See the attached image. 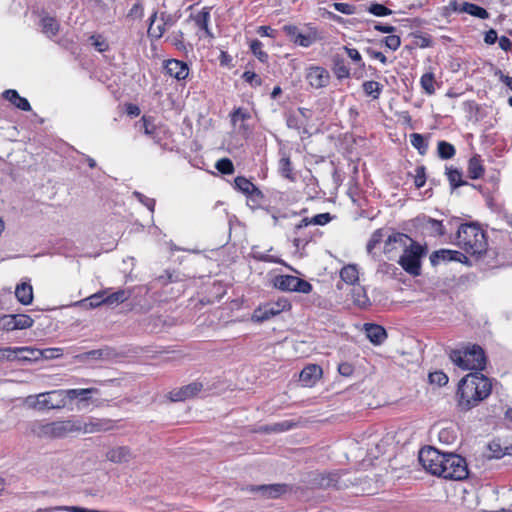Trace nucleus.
I'll list each match as a JSON object with an SVG mask.
<instances>
[{"mask_svg": "<svg viewBox=\"0 0 512 512\" xmlns=\"http://www.w3.org/2000/svg\"><path fill=\"white\" fill-rule=\"evenodd\" d=\"M168 28L163 25L162 21H160V17L157 12H153V14L149 18V27H148V36L154 39L161 38Z\"/></svg>", "mask_w": 512, "mask_h": 512, "instance_id": "5701e85b", "label": "nucleus"}, {"mask_svg": "<svg viewBox=\"0 0 512 512\" xmlns=\"http://www.w3.org/2000/svg\"><path fill=\"white\" fill-rule=\"evenodd\" d=\"M367 10L369 13L377 17H384L392 14V11L389 8L379 3L370 4Z\"/></svg>", "mask_w": 512, "mask_h": 512, "instance_id": "603ef678", "label": "nucleus"}, {"mask_svg": "<svg viewBox=\"0 0 512 512\" xmlns=\"http://www.w3.org/2000/svg\"><path fill=\"white\" fill-rule=\"evenodd\" d=\"M320 485L327 486V487H330V486L338 487L339 486L338 474L337 473H329L326 476H323L320 481Z\"/></svg>", "mask_w": 512, "mask_h": 512, "instance_id": "338daca9", "label": "nucleus"}, {"mask_svg": "<svg viewBox=\"0 0 512 512\" xmlns=\"http://www.w3.org/2000/svg\"><path fill=\"white\" fill-rule=\"evenodd\" d=\"M251 118L250 112L242 107H239L231 113V122L237 127L239 131L247 132L249 128L246 126L245 122Z\"/></svg>", "mask_w": 512, "mask_h": 512, "instance_id": "b1692460", "label": "nucleus"}, {"mask_svg": "<svg viewBox=\"0 0 512 512\" xmlns=\"http://www.w3.org/2000/svg\"><path fill=\"white\" fill-rule=\"evenodd\" d=\"M458 254L459 253L457 251L441 249V250L433 252L430 255V262L433 266H436V265L440 264L441 262L456 260L457 259L456 256Z\"/></svg>", "mask_w": 512, "mask_h": 512, "instance_id": "c85d7f7f", "label": "nucleus"}, {"mask_svg": "<svg viewBox=\"0 0 512 512\" xmlns=\"http://www.w3.org/2000/svg\"><path fill=\"white\" fill-rule=\"evenodd\" d=\"M273 285L282 291L308 294L312 291V285L299 277L292 275H278L273 280Z\"/></svg>", "mask_w": 512, "mask_h": 512, "instance_id": "6e6552de", "label": "nucleus"}, {"mask_svg": "<svg viewBox=\"0 0 512 512\" xmlns=\"http://www.w3.org/2000/svg\"><path fill=\"white\" fill-rule=\"evenodd\" d=\"M396 244L405 247L398 263L407 273L418 276L421 269L420 259L425 253L423 247L413 242L406 234L392 233L385 240L384 252L390 253L395 248L394 245Z\"/></svg>", "mask_w": 512, "mask_h": 512, "instance_id": "f03ea898", "label": "nucleus"}, {"mask_svg": "<svg viewBox=\"0 0 512 512\" xmlns=\"http://www.w3.org/2000/svg\"><path fill=\"white\" fill-rule=\"evenodd\" d=\"M333 72L337 79H347L350 77V68L346 65L345 61L341 58L334 60Z\"/></svg>", "mask_w": 512, "mask_h": 512, "instance_id": "4c0bfd02", "label": "nucleus"}, {"mask_svg": "<svg viewBox=\"0 0 512 512\" xmlns=\"http://www.w3.org/2000/svg\"><path fill=\"white\" fill-rule=\"evenodd\" d=\"M322 376V368L316 364H310L303 368L299 380L305 387H312Z\"/></svg>", "mask_w": 512, "mask_h": 512, "instance_id": "f3484780", "label": "nucleus"}, {"mask_svg": "<svg viewBox=\"0 0 512 512\" xmlns=\"http://www.w3.org/2000/svg\"><path fill=\"white\" fill-rule=\"evenodd\" d=\"M440 477L451 480H462L468 475L467 465L464 458L459 455L444 453V460L441 464Z\"/></svg>", "mask_w": 512, "mask_h": 512, "instance_id": "0eeeda50", "label": "nucleus"}, {"mask_svg": "<svg viewBox=\"0 0 512 512\" xmlns=\"http://www.w3.org/2000/svg\"><path fill=\"white\" fill-rule=\"evenodd\" d=\"M283 32L295 45L308 48L318 40L316 29L309 27L307 32H303L296 25H284Z\"/></svg>", "mask_w": 512, "mask_h": 512, "instance_id": "1a4fd4ad", "label": "nucleus"}, {"mask_svg": "<svg viewBox=\"0 0 512 512\" xmlns=\"http://www.w3.org/2000/svg\"><path fill=\"white\" fill-rule=\"evenodd\" d=\"M462 11L464 13H467L473 17L479 18V19H487L489 18V13L486 9L483 7H480L476 4L464 2V6L462 7Z\"/></svg>", "mask_w": 512, "mask_h": 512, "instance_id": "f704fd0d", "label": "nucleus"}, {"mask_svg": "<svg viewBox=\"0 0 512 512\" xmlns=\"http://www.w3.org/2000/svg\"><path fill=\"white\" fill-rule=\"evenodd\" d=\"M411 145L419 151L421 155L425 154L428 149V143L425 138L418 133H413L410 136Z\"/></svg>", "mask_w": 512, "mask_h": 512, "instance_id": "c03bdc74", "label": "nucleus"}, {"mask_svg": "<svg viewBox=\"0 0 512 512\" xmlns=\"http://www.w3.org/2000/svg\"><path fill=\"white\" fill-rule=\"evenodd\" d=\"M250 49L254 56L262 63L268 61V54L263 50V44L258 39H254L250 43Z\"/></svg>", "mask_w": 512, "mask_h": 512, "instance_id": "a19ab883", "label": "nucleus"}, {"mask_svg": "<svg viewBox=\"0 0 512 512\" xmlns=\"http://www.w3.org/2000/svg\"><path fill=\"white\" fill-rule=\"evenodd\" d=\"M438 154L442 159H450L455 155V148L446 141H440L438 143Z\"/></svg>", "mask_w": 512, "mask_h": 512, "instance_id": "a18cd8bd", "label": "nucleus"}, {"mask_svg": "<svg viewBox=\"0 0 512 512\" xmlns=\"http://www.w3.org/2000/svg\"><path fill=\"white\" fill-rule=\"evenodd\" d=\"M20 361H37L41 359L40 349L32 347H19L17 349Z\"/></svg>", "mask_w": 512, "mask_h": 512, "instance_id": "c9c22d12", "label": "nucleus"}, {"mask_svg": "<svg viewBox=\"0 0 512 512\" xmlns=\"http://www.w3.org/2000/svg\"><path fill=\"white\" fill-rule=\"evenodd\" d=\"M384 236L385 231L383 229L374 231L369 242L367 243V252L371 254L376 246L383 240Z\"/></svg>", "mask_w": 512, "mask_h": 512, "instance_id": "8fccbe9b", "label": "nucleus"}, {"mask_svg": "<svg viewBox=\"0 0 512 512\" xmlns=\"http://www.w3.org/2000/svg\"><path fill=\"white\" fill-rule=\"evenodd\" d=\"M77 433L92 434L97 432L109 431L113 428V424L110 420L89 418L85 420L80 417H76Z\"/></svg>", "mask_w": 512, "mask_h": 512, "instance_id": "9b49d317", "label": "nucleus"}, {"mask_svg": "<svg viewBox=\"0 0 512 512\" xmlns=\"http://www.w3.org/2000/svg\"><path fill=\"white\" fill-rule=\"evenodd\" d=\"M332 219V216L330 215V213H321V214H317L311 218H303L299 221V223H296L294 225V233L295 234H298L300 230H302L303 228H306L307 226L309 225H325L327 223H329Z\"/></svg>", "mask_w": 512, "mask_h": 512, "instance_id": "6ab92c4d", "label": "nucleus"}, {"mask_svg": "<svg viewBox=\"0 0 512 512\" xmlns=\"http://www.w3.org/2000/svg\"><path fill=\"white\" fill-rule=\"evenodd\" d=\"M17 349H19V347H7L0 349V352L2 353V356L9 361L19 360Z\"/></svg>", "mask_w": 512, "mask_h": 512, "instance_id": "774afa93", "label": "nucleus"}, {"mask_svg": "<svg viewBox=\"0 0 512 512\" xmlns=\"http://www.w3.org/2000/svg\"><path fill=\"white\" fill-rule=\"evenodd\" d=\"M215 168L222 174L226 175L232 174L234 172V165L228 158L219 159L215 164Z\"/></svg>", "mask_w": 512, "mask_h": 512, "instance_id": "3c124183", "label": "nucleus"}, {"mask_svg": "<svg viewBox=\"0 0 512 512\" xmlns=\"http://www.w3.org/2000/svg\"><path fill=\"white\" fill-rule=\"evenodd\" d=\"M164 69L166 73L175 78L178 81L185 80L189 75V67L188 65L177 59H169L165 61Z\"/></svg>", "mask_w": 512, "mask_h": 512, "instance_id": "2eb2a0df", "label": "nucleus"}, {"mask_svg": "<svg viewBox=\"0 0 512 512\" xmlns=\"http://www.w3.org/2000/svg\"><path fill=\"white\" fill-rule=\"evenodd\" d=\"M332 7L336 11L346 14V15H351L355 12V6L353 4L346 3V2H335L332 4Z\"/></svg>", "mask_w": 512, "mask_h": 512, "instance_id": "052dcab7", "label": "nucleus"}, {"mask_svg": "<svg viewBox=\"0 0 512 512\" xmlns=\"http://www.w3.org/2000/svg\"><path fill=\"white\" fill-rule=\"evenodd\" d=\"M340 278L349 285H355L359 280V269L356 264L345 265L340 270Z\"/></svg>", "mask_w": 512, "mask_h": 512, "instance_id": "a878e982", "label": "nucleus"}, {"mask_svg": "<svg viewBox=\"0 0 512 512\" xmlns=\"http://www.w3.org/2000/svg\"><path fill=\"white\" fill-rule=\"evenodd\" d=\"M487 457L499 459L505 455V451L502 448L499 441H491L487 447Z\"/></svg>", "mask_w": 512, "mask_h": 512, "instance_id": "de8ad7c7", "label": "nucleus"}, {"mask_svg": "<svg viewBox=\"0 0 512 512\" xmlns=\"http://www.w3.org/2000/svg\"><path fill=\"white\" fill-rule=\"evenodd\" d=\"M429 381L432 384H436L438 386H444L448 382V377L442 371H435L429 374Z\"/></svg>", "mask_w": 512, "mask_h": 512, "instance_id": "bf43d9fd", "label": "nucleus"}, {"mask_svg": "<svg viewBox=\"0 0 512 512\" xmlns=\"http://www.w3.org/2000/svg\"><path fill=\"white\" fill-rule=\"evenodd\" d=\"M274 316L275 312H273V310L268 306V303H266L254 310L252 320L254 322L261 323Z\"/></svg>", "mask_w": 512, "mask_h": 512, "instance_id": "72a5a7b5", "label": "nucleus"}, {"mask_svg": "<svg viewBox=\"0 0 512 512\" xmlns=\"http://www.w3.org/2000/svg\"><path fill=\"white\" fill-rule=\"evenodd\" d=\"M426 183V173L424 166H418L415 169L414 184L417 188H421Z\"/></svg>", "mask_w": 512, "mask_h": 512, "instance_id": "e2e57ef3", "label": "nucleus"}, {"mask_svg": "<svg viewBox=\"0 0 512 512\" xmlns=\"http://www.w3.org/2000/svg\"><path fill=\"white\" fill-rule=\"evenodd\" d=\"M446 174L453 188L466 184V182L462 181V173L458 169L448 168Z\"/></svg>", "mask_w": 512, "mask_h": 512, "instance_id": "49530a36", "label": "nucleus"}, {"mask_svg": "<svg viewBox=\"0 0 512 512\" xmlns=\"http://www.w3.org/2000/svg\"><path fill=\"white\" fill-rule=\"evenodd\" d=\"M90 42L98 52H105L109 48L106 39L102 35H92Z\"/></svg>", "mask_w": 512, "mask_h": 512, "instance_id": "4d7b16f0", "label": "nucleus"}, {"mask_svg": "<svg viewBox=\"0 0 512 512\" xmlns=\"http://www.w3.org/2000/svg\"><path fill=\"white\" fill-rule=\"evenodd\" d=\"M434 83L435 79L433 73L428 72L421 76L420 85L428 95H432L435 93Z\"/></svg>", "mask_w": 512, "mask_h": 512, "instance_id": "79ce46f5", "label": "nucleus"}, {"mask_svg": "<svg viewBox=\"0 0 512 512\" xmlns=\"http://www.w3.org/2000/svg\"><path fill=\"white\" fill-rule=\"evenodd\" d=\"M137 127L140 131H143L144 134L154 138V134L156 131V126L152 122L150 117L143 116L141 121L137 124Z\"/></svg>", "mask_w": 512, "mask_h": 512, "instance_id": "37998d69", "label": "nucleus"}, {"mask_svg": "<svg viewBox=\"0 0 512 512\" xmlns=\"http://www.w3.org/2000/svg\"><path fill=\"white\" fill-rule=\"evenodd\" d=\"M133 196L142 204L144 205L145 207L148 208V210L151 212V213H154V210H155V204H156V201L154 198H149L147 196H145L144 194L138 192V191H134L133 192Z\"/></svg>", "mask_w": 512, "mask_h": 512, "instance_id": "6e6d98bb", "label": "nucleus"}, {"mask_svg": "<svg viewBox=\"0 0 512 512\" xmlns=\"http://www.w3.org/2000/svg\"><path fill=\"white\" fill-rule=\"evenodd\" d=\"M203 388L202 383L193 382L170 392V400L173 402L185 401L197 395Z\"/></svg>", "mask_w": 512, "mask_h": 512, "instance_id": "dca6fc26", "label": "nucleus"}, {"mask_svg": "<svg viewBox=\"0 0 512 512\" xmlns=\"http://www.w3.org/2000/svg\"><path fill=\"white\" fill-rule=\"evenodd\" d=\"M367 338L375 345H380L387 337L385 329L377 324H365Z\"/></svg>", "mask_w": 512, "mask_h": 512, "instance_id": "4be33fe9", "label": "nucleus"}, {"mask_svg": "<svg viewBox=\"0 0 512 512\" xmlns=\"http://www.w3.org/2000/svg\"><path fill=\"white\" fill-rule=\"evenodd\" d=\"M16 330L28 329L33 326L34 320L25 314H14Z\"/></svg>", "mask_w": 512, "mask_h": 512, "instance_id": "09e8293b", "label": "nucleus"}, {"mask_svg": "<svg viewBox=\"0 0 512 512\" xmlns=\"http://www.w3.org/2000/svg\"><path fill=\"white\" fill-rule=\"evenodd\" d=\"M467 172L471 179H479L483 176L484 167L479 155H475L470 158Z\"/></svg>", "mask_w": 512, "mask_h": 512, "instance_id": "7c9ffc66", "label": "nucleus"}, {"mask_svg": "<svg viewBox=\"0 0 512 512\" xmlns=\"http://www.w3.org/2000/svg\"><path fill=\"white\" fill-rule=\"evenodd\" d=\"M117 356L116 351L111 347H103L96 350H90L75 356L78 362L88 363L97 361H109Z\"/></svg>", "mask_w": 512, "mask_h": 512, "instance_id": "4468645a", "label": "nucleus"}, {"mask_svg": "<svg viewBox=\"0 0 512 512\" xmlns=\"http://www.w3.org/2000/svg\"><path fill=\"white\" fill-rule=\"evenodd\" d=\"M279 171L284 177L291 178L292 165L290 158L285 153H283L279 160Z\"/></svg>", "mask_w": 512, "mask_h": 512, "instance_id": "864d4df0", "label": "nucleus"}, {"mask_svg": "<svg viewBox=\"0 0 512 512\" xmlns=\"http://www.w3.org/2000/svg\"><path fill=\"white\" fill-rule=\"evenodd\" d=\"M424 227L431 233L433 236H442L445 234V228L441 221L433 219V218H426L424 222Z\"/></svg>", "mask_w": 512, "mask_h": 512, "instance_id": "e433bc0d", "label": "nucleus"}, {"mask_svg": "<svg viewBox=\"0 0 512 512\" xmlns=\"http://www.w3.org/2000/svg\"><path fill=\"white\" fill-rule=\"evenodd\" d=\"M106 457L109 461L114 463H125L132 459L133 455L131 450L126 446H120L110 449Z\"/></svg>", "mask_w": 512, "mask_h": 512, "instance_id": "412c9836", "label": "nucleus"}, {"mask_svg": "<svg viewBox=\"0 0 512 512\" xmlns=\"http://www.w3.org/2000/svg\"><path fill=\"white\" fill-rule=\"evenodd\" d=\"M363 90L366 95L371 96L373 99H378L381 91L382 85L377 81H366L362 85Z\"/></svg>", "mask_w": 512, "mask_h": 512, "instance_id": "ea45409f", "label": "nucleus"}, {"mask_svg": "<svg viewBox=\"0 0 512 512\" xmlns=\"http://www.w3.org/2000/svg\"><path fill=\"white\" fill-rule=\"evenodd\" d=\"M242 78L249 83L252 87L261 86L262 80L261 78L252 71H245L242 75Z\"/></svg>", "mask_w": 512, "mask_h": 512, "instance_id": "0e129e2a", "label": "nucleus"}, {"mask_svg": "<svg viewBox=\"0 0 512 512\" xmlns=\"http://www.w3.org/2000/svg\"><path fill=\"white\" fill-rule=\"evenodd\" d=\"M382 42L385 44V46L392 50L396 51L400 45H401V39L398 35H394L391 33V35L386 36L383 38Z\"/></svg>", "mask_w": 512, "mask_h": 512, "instance_id": "13d9d810", "label": "nucleus"}, {"mask_svg": "<svg viewBox=\"0 0 512 512\" xmlns=\"http://www.w3.org/2000/svg\"><path fill=\"white\" fill-rule=\"evenodd\" d=\"M444 460V453L433 447L422 448L419 451V462L423 468L433 475L439 476L442 468L441 464Z\"/></svg>", "mask_w": 512, "mask_h": 512, "instance_id": "9d476101", "label": "nucleus"}, {"mask_svg": "<svg viewBox=\"0 0 512 512\" xmlns=\"http://www.w3.org/2000/svg\"><path fill=\"white\" fill-rule=\"evenodd\" d=\"M353 286L354 288L351 292L353 303L361 308L367 307L370 304V300L366 289L363 286Z\"/></svg>", "mask_w": 512, "mask_h": 512, "instance_id": "473e14b6", "label": "nucleus"}, {"mask_svg": "<svg viewBox=\"0 0 512 512\" xmlns=\"http://www.w3.org/2000/svg\"><path fill=\"white\" fill-rule=\"evenodd\" d=\"M59 22L51 16H44L41 19V29L42 33L45 34L48 38H52L56 36L59 31Z\"/></svg>", "mask_w": 512, "mask_h": 512, "instance_id": "c756f323", "label": "nucleus"}, {"mask_svg": "<svg viewBox=\"0 0 512 512\" xmlns=\"http://www.w3.org/2000/svg\"><path fill=\"white\" fill-rule=\"evenodd\" d=\"M268 306L275 312V316L290 308V303L286 299H279L276 302L268 303Z\"/></svg>", "mask_w": 512, "mask_h": 512, "instance_id": "680f3d73", "label": "nucleus"}, {"mask_svg": "<svg viewBox=\"0 0 512 512\" xmlns=\"http://www.w3.org/2000/svg\"><path fill=\"white\" fill-rule=\"evenodd\" d=\"M0 330H16L14 314L3 315L0 317Z\"/></svg>", "mask_w": 512, "mask_h": 512, "instance_id": "5fc2aeb1", "label": "nucleus"}, {"mask_svg": "<svg viewBox=\"0 0 512 512\" xmlns=\"http://www.w3.org/2000/svg\"><path fill=\"white\" fill-rule=\"evenodd\" d=\"M457 244L470 255H479L486 250L484 232L475 224H463L457 232Z\"/></svg>", "mask_w": 512, "mask_h": 512, "instance_id": "39448f33", "label": "nucleus"}, {"mask_svg": "<svg viewBox=\"0 0 512 512\" xmlns=\"http://www.w3.org/2000/svg\"><path fill=\"white\" fill-rule=\"evenodd\" d=\"M348 57L353 61L355 62L356 64L359 65V67L363 68L365 66L364 62L362 61V57H361V54L359 53V51L355 48H349V47H344Z\"/></svg>", "mask_w": 512, "mask_h": 512, "instance_id": "69168bd1", "label": "nucleus"}, {"mask_svg": "<svg viewBox=\"0 0 512 512\" xmlns=\"http://www.w3.org/2000/svg\"><path fill=\"white\" fill-rule=\"evenodd\" d=\"M246 491L257 493L267 498H276L285 492V486L281 484L248 486Z\"/></svg>", "mask_w": 512, "mask_h": 512, "instance_id": "a211bd4d", "label": "nucleus"}, {"mask_svg": "<svg viewBox=\"0 0 512 512\" xmlns=\"http://www.w3.org/2000/svg\"><path fill=\"white\" fill-rule=\"evenodd\" d=\"M451 361L462 370L482 371L486 367L483 348L477 344L467 343L450 353Z\"/></svg>", "mask_w": 512, "mask_h": 512, "instance_id": "7ed1b4c3", "label": "nucleus"}, {"mask_svg": "<svg viewBox=\"0 0 512 512\" xmlns=\"http://www.w3.org/2000/svg\"><path fill=\"white\" fill-rule=\"evenodd\" d=\"M105 294H107V290H101V291L94 293L93 295L87 297L80 303L83 305L88 304L89 307H91V308L99 307L102 304L106 305Z\"/></svg>", "mask_w": 512, "mask_h": 512, "instance_id": "58836bf2", "label": "nucleus"}, {"mask_svg": "<svg viewBox=\"0 0 512 512\" xmlns=\"http://www.w3.org/2000/svg\"><path fill=\"white\" fill-rule=\"evenodd\" d=\"M305 78L312 88L321 89L329 85L331 76L324 67L311 65L306 69Z\"/></svg>", "mask_w": 512, "mask_h": 512, "instance_id": "ddd939ff", "label": "nucleus"}, {"mask_svg": "<svg viewBox=\"0 0 512 512\" xmlns=\"http://www.w3.org/2000/svg\"><path fill=\"white\" fill-rule=\"evenodd\" d=\"M17 300L23 305H29L33 301V288L28 283H21L15 289Z\"/></svg>", "mask_w": 512, "mask_h": 512, "instance_id": "bb28decb", "label": "nucleus"}, {"mask_svg": "<svg viewBox=\"0 0 512 512\" xmlns=\"http://www.w3.org/2000/svg\"><path fill=\"white\" fill-rule=\"evenodd\" d=\"M234 187L249 197V201L252 202V208L258 207L260 201L264 198L263 193L250 180L243 176H238L234 179Z\"/></svg>", "mask_w": 512, "mask_h": 512, "instance_id": "f8f14e48", "label": "nucleus"}, {"mask_svg": "<svg viewBox=\"0 0 512 512\" xmlns=\"http://www.w3.org/2000/svg\"><path fill=\"white\" fill-rule=\"evenodd\" d=\"M31 431L39 438H64L72 433H77L76 417L52 422L36 421L32 424Z\"/></svg>", "mask_w": 512, "mask_h": 512, "instance_id": "20e7f679", "label": "nucleus"}, {"mask_svg": "<svg viewBox=\"0 0 512 512\" xmlns=\"http://www.w3.org/2000/svg\"><path fill=\"white\" fill-rule=\"evenodd\" d=\"M106 290H107V294H105V300H106V305H108V306H115L120 303H123L126 300H128L130 297V292L125 289H120L116 292H111V293L109 292V289H106Z\"/></svg>", "mask_w": 512, "mask_h": 512, "instance_id": "2f4dec72", "label": "nucleus"}, {"mask_svg": "<svg viewBox=\"0 0 512 512\" xmlns=\"http://www.w3.org/2000/svg\"><path fill=\"white\" fill-rule=\"evenodd\" d=\"M492 391L491 380L480 372L463 377L457 390V405L461 411H469L485 400Z\"/></svg>", "mask_w": 512, "mask_h": 512, "instance_id": "f257e3e1", "label": "nucleus"}, {"mask_svg": "<svg viewBox=\"0 0 512 512\" xmlns=\"http://www.w3.org/2000/svg\"><path fill=\"white\" fill-rule=\"evenodd\" d=\"M193 20L196 26L205 31L208 36H212L209 29V21H210V8L204 7L201 11L193 16Z\"/></svg>", "mask_w": 512, "mask_h": 512, "instance_id": "cd10ccee", "label": "nucleus"}, {"mask_svg": "<svg viewBox=\"0 0 512 512\" xmlns=\"http://www.w3.org/2000/svg\"><path fill=\"white\" fill-rule=\"evenodd\" d=\"M65 393V389H59L30 395L26 398V403L29 407L39 411L60 410L68 405Z\"/></svg>", "mask_w": 512, "mask_h": 512, "instance_id": "423d86ee", "label": "nucleus"}, {"mask_svg": "<svg viewBox=\"0 0 512 512\" xmlns=\"http://www.w3.org/2000/svg\"><path fill=\"white\" fill-rule=\"evenodd\" d=\"M67 403L78 400L79 404L88 402L92 394L98 393L97 388L65 389Z\"/></svg>", "mask_w": 512, "mask_h": 512, "instance_id": "aec40b11", "label": "nucleus"}, {"mask_svg": "<svg viewBox=\"0 0 512 512\" xmlns=\"http://www.w3.org/2000/svg\"><path fill=\"white\" fill-rule=\"evenodd\" d=\"M3 97L11 102L15 107L22 111H30L31 106L28 100L21 97L18 92L14 89H8L3 93Z\"/></svg>", "mask_w": 512, "mask_h": 512, "instance_id": "393cba45", "label": "nucleus"}]
</instances>
